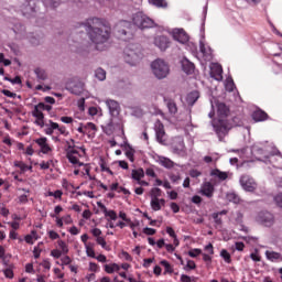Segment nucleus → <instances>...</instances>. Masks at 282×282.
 I'll list each match as a JSON object with an SVG mask.
<instances>
[{
    "label": "nucleus",
    "instance_id": "f257e3e1",
    "mask_svg": "<svg viewBox=\"0 0 282 282\" xmlns=\"http://www.w3.org/2000/svg\"><path fill=\"white\" fill-rule=\"evenodd\" d=\"M82 25L85 28L89 41L96 45V50H105V45L111 39V29L107 26V21L100 18L87 19Z\"/></svg>",
    "mask_w": 282,
    "mask_h": 282
},
{
    "label": "nucleus",
    "instance_id": "f03ea898",
    "mask_svg": "<svg viewBox=\"0 0 282 282\" xmlns=\"http://www.w3.org/2000/svg\"><path fill=\"white\" fill-rule=\"evenodd\" d=\"M212 127L219 140V142H224V138L228 135L230 129H232V124L228 119H213Z\"/></svg>",
    "mask_w": 282,
    "mask_h": 282
},
{
    "label": "nucleus",
    "instance_id": "7ed1b4c3",
    "mask_svg": "<svg viewBox=\"0 0 282 282\" xmlns=\"http://www.w3.org/2000/svg\"><path fill=\"white\" fill-rule=\"evenodd\" d=\"M132 23L139 28V30H150L151 28H158L155 21L141 11L132 15Z\"/></svg>",
    "mask_w": 282,
    "mask_h": 282
},
{
    "label": "nucleus",
    "instance_id": "20e7f679",
    "mask_svg": "<svg viewBox=\"0 0 282 282\" xmlns=\"http://www.w3.org/2000/svg\"><path fill=\"white\" fill-rule=\"evenodd\" d=\"M152 73L159 80H162L169 76L171 68L164 59H155L151 63Z\"/></svg>",
    "mask_w": 282,
    "mask_h": 282
},
{
    "label": "nucleus",
    "instance_id": "39448f33",
    "mask_svg": "<svg viewBox=\"0 0 282 282\" xmlns=\"http://www.w3.org/2000/svg\"><path fill=\"white\" fill-rule=\"evenodd\" d=\"M12 31L14 32L15 39L18 41H23V39H28L31 45H40L41 43V40L32 35V33L30 34L25 33V26L21 22H17L13 25Z\"/></svg>",
    "mask_w": 282,
    "mask_h": 282
},
{
    "label": "nucleus",
    "instance_id": "423d86ee",
    "mask_svg": "<svg viewBox=\"0 0 282 282\" xmlns=\"http://www.w3.org/2000/svg\"><path fill=\"white\" fill-rule=\"evenodd\" d=\"M131 22L127 20L120 21L116 25V36L120 39V41H131L133 39V31L131 30Z\"/></svg>",
    "mask_w": 282,
    "mask_h": 282
},
{
    "label": "nucleus",
    "instance_id": "0eeeda50",
    "mask_svg": "<svg viewBox=\"0 0 282 282\" xmlns=\"http://www.w3.org/2000/svg\"><path fill=\"white\" fill-rule=\"evenodd\" d=\"M251 153L253 155H260V156H258L259 162H265V164H268V162H270V155H272V156L281 155V151L273 149L271 152H269L268 148H262L259 144L252 145Z\"/></svg>",
    "mask_w": 282,
    "mask_h": 282
},
{
    "label": "nucleus",
    "instance_id": "6e6552de",
    "mask_svg": "<svg viewBox=\"0 0 282 282\" xmlns=\"http://www.w3.org/2000/svg\"><path fill=\"white\" fill-rule=\"evenodd\" d=\"M257 224H260V226H264V228H272L274 226V214L268 212V210H261L256 216Z\"/></svg>",
    "mask_w": 282,
    "mask_h": 282
},
{
    "label": "nucleus",
    "instance_id": "1a4fd4ad",
    "mask_svg": "<svg viewBox=\"0 0 282 282\" xmlns=\"http://www.w3.org/2000/svg\"><path fill=\"white\" fill-rule=\"evenodd\" d=\"M240 186L247 193H254L257 191V181L248 174H243L239 178Z\"/></svg>",
    "mask_w": 282,
    "mask_h": 282
},
{
    "label": "nucleus",
    "instance_id": "9d476101",
    "mask_svg": "<svg viewBox=\"0 0 282 282\" xmlns=\"http://www.w3.org/2000/svg\"><path fill=\"white\" fill-rule=\"evenodd\" d=\"M23 17L26 19H32L36 17V0H25L24 3L20 7Z\"/></svg>",
    "mask_w": 282,
    "mask_h": 282
},
{
    "label": "nucleus",
    "instance_id": "9b49d317",
    "mask_svg": "<svg viewBox=\"0 0 282 282\" xmlns=\"http://www.w3.org/2000/svg\"><path fill=\"white\" fill-rule=\"evenodd\" d=\"M142 61V53L135 52L131 48L124 50V62L132 67Z\"/></svg>",
    "mask_w": 282,
    "mask_h": 282
},
{
    "label": "nucleus",
    "instance_id": "f8f14e48",
    "mask_svg": "<svg viewBox=\"0 0 282 282\" xmlns=\"http://www.w3.org/2000/svg\"><path fill=\"white\" fill-rule=\"evenodd\" d=\"M32 116L35 119L34 124L43 129V127H50V124L45 123V115L43 113V110L39 107V105H35L32 110Z\"/></svg>",
    "mask_w": 282,
    "mask_h": 282
},
{
    "label": "nucleus",
    "instance_id": "ddd939ff",
    "mask_svg": "<svg viewBox=\"0 0 282 282\" xmlns=\"http://www.w3.org/2000/svg\"><path fill=\"white\" fill-rule=\"evenodd\" d=\"M154 45L159 47L161 52H166L171 47V40L166 35H158L154 37Z\"/></svg>",
    "mask_w": 282,
    "mask_h": 282
},
{
    "label": "nucleus",
    "instance_id": "4468645a",
    "mask_svg": "<svg viewBox=\"0 0 282 282\" xmlns=\"http://www.w3.org/2000/svg\"><path fill=\"white\" fill-rule=\"evenodd\" d=\"M172 36L174 41H177V43H181L182 45H185V43H188V33L184 31V29H174L172 31Z\"/></svg>",
    "mask_w": 282,
    "mask_h": 282
},
{
    "label": "nucleus",
    "instance_id": "2eb2a0df",
    "mask_svg": "<svg viewBox=\"0 0 282 282\" xmlns=\"http://www.w3.org/2000/svg\"><path fill=\"white\" fill-rule=\"evenodd\" d=\"M199 193L207 199H213L215 195V185L210 182H204L200 186Z\"/></svg>",
    "mask_w": 282,
    "mask_h": 282
},
{
    "label": "nucleus",
    "instance_id": "dca6fc26",
    "mask_svg": "<svg viewBox=\"0 0 282 282\" xmlns=\"http://www.w3.org/2000/svg\"><path fill=\"white\" fill-rule=\"evenodd\" d=\"M106 106L109 110L111 118L120 116V104L113 99H106Z\"/></svg>",
    "mask_w": 282,
    "mask_h": 282
},
{
    "label": "nucleus",
    "instance_id": "f3484780",
    "mask_svg": "<svg viewBox=\"0 0 282 282\" xmlns=\"http://www.w3.org/2000/svg\"><path fill=\"white\" fill-rule=\"evenodd\" d=\"M34 142L35 144H37V147H40V153H43L44 155H47V153H52V147H50V143H47L46 137L35 139Z\"/></svg>",
    "mask_w": 282,
    "mask_h": 282
},
{
    "label": "nucleus",
    "instance_id": "a211bd4d",
    "mask_svg": "<svg viewBox=\"0 0 282 282\" xmlns=\"http://www.w3.org/2000/svg\"><path fill=\"white\" fill-rule=\"evenodd\" d=\"M154 131H155L156 142H159L160 144H164V135H166V132L164 131V123L158 120L154 126Z\"/></svg>",
    "mask_w": 282,
    "mask_h": 282
},
{
    "label": "nucleus",
    "instance_id": "6ab92c4d",
    "mask_svg": "<svg viewBox=\"0 0 282 282\" xmlns=\"http://www.w3.org/2000/svg\"><path fill=\"white\" fill-rule=\"evenodd\" d=\"M216 107L218 120H226L230 115V108L225 102H217Z\"/></svg>",
    "mask_w": 282,
    "mask_h": 282
},
{
    "label": "nucleus",
    "instance_id": "aec40b11",
    "mask_svg": "<svg viewBox=\"0 0 282 282\" xmlns=\"http://www.w3.org/2000/svg\"><path fill=\"white\" fill-rule=\"evenodd\" d=\"M251 118L254 122H265V120H270L268 112L263 111L262 109L254 110Z\"/></svg>",
    "mask_w": 282,
    "mask_h": 282
},
{
    "label": "nucleus",
    "instance_id": "412c9836",
    "mask_svg": "<svg viewBox=\"0 0 282 282\" xmlns=\"http://www.w3.org/2000/svg\"><path fill=\"white\" fill-rule=\"evenodd\" d=\"M181 67L182 70L187 75L195 74V64H193V62H189V59L186 57L181 61Z\"/></svg>",
    "mask_w": 282,
    "mask_h": 282
},
{
    "label": "nucleus",
    "instance_id": "4be33fe9",
    "mask_svg": "<svg viewBox=\"0 0 282 282\" xmlns=\"http://www.w3.org/2000/svg\"><path fill=\"white\" fill-rule=\"evenodd\" d=\"M173 153L180 155L185 149L184 139L182 137H176L172 144Z\"/></svg>",
    "mask_w": 282,
    "mask_h": 282
},
{
    "label": "nucleus",
    "instance_id": "5701e85b",
    "mask_svg": "<svg viewBox=\"0 0 282 282\" xmlns=\"http://www.w3.org/2000/svg\"><path fill=\"white\" fill-rule=\"evenodd\" d=\"M67 89L70 94H74V96H80V94L85 91V84L83 82H77L72 86H68Z\"/></svg>",
    "mask_w": 282,
    "mask_h": 282
},
{
    "label": "nucleus",
    "instance_id": "b1692460",
    "mask_svg": "<svg viewBox=\"0 0 282 282\" xmlns=\"http://www.w3.org/2000/svg\"><path fill=\"white\" fill-rule=\"evenodd\" d=\"M121 147H124L126 149V158H128V160H130L131 162H135V150L133 149V147H131V144H129V142L127 141L121 144Z\"/></svg>",
    "mask_w": 282,
    "mask_h": 282
},
{
    "label": "nucleus",
    "instance_id": "393cba45",
    "mask_svg": "<svg viewBox=\"0 0 282 282\" xmlns=\"http://www.w3.org/2000/svg\"><path fill=\"white\" fill-rule=\"evenodd\" d=\"M163 100H164L171 116H175V113H177V104H175V100H173L171 98H166V97H163Z\"/></svg>",
    "mask_w": 282,
    "mask_h": 282
},
{
    "label": "nucleus",
    "instance_id": "a878e982",
    "mask_svg": "<svg viewBox=\"0 0 282 282\" xmlns=\"http://www.w3.org/2000/svg\"><path fill=\"white\" fill-rule=\"evenodd\" d=\"M210 177H217L220 182H226V180H228V172H221L219 169H214L210 171Z\"/></svg>",
    "mask_w": 282,
    "mask_h": 282
},
{
    "label": "nucleus",
    "instance_id": "bb28decb",
    "mask_svg": "<svg viewBox=\"0 0 282 282\" xmlns=\"http://www.w3.org/2000/svg\"><path fill=\"white\" fill-rule=\"evenodd\" d=\"M197 100H199V91L194 90V91H191L189 94H187L186 102H187L188 107H193V105H195V102H197Z\"/></svg>",
    "mask_w": 282,
    "mask_h": 282
},
{
    "label": "nucleus",
    "instance_id": "cd10ccee",
    "mask_svg": "<svg viewBox=\"0 0 282 282\" xmlns=\"http://www.w3.org/2000/svg\"><path fill=\"white\" fill-rule=\"evenodd\" d=\"M159 164L163 166L164 169H173V166H177L175 162H173L171 159L166 156H160L159 158Z\"/></svg>",
    "mask_w": 282,
    "mask_h": 282
},
{
    "label": "nucleus",
    "instance_id": "c85d7f7f",
    "mask_svg": "<svg viewBox=\"0 0 282 282\" xmlns=\"http://www.w3.org/2000/svg\"><path fill=\"white\" fill-rule=\"evenodd\" d=\"M42 3L47 10H56L61 6V0H42Z\"/></svg>",
    "mask_w": 282,
    "mask_h": 282
},
{
    "label": "nucleus",
    "instance_id": "c756f323",
    "mask_svg": "<svg viewBox=\"0 0 282 282\" xmlns=\"http://www.w3.org/2000/svg\"><path fill=\"white\" fill-rule=\"evenodd\" d=\"M268 261H282V254L276 251H265Z\"/></svg>",
    "mask_w": 282,
    "mask_h": 282
},
{
    "label": "nucleus",
    "instance_id": "7c9ffc66",
    "mask_svg": "<svg viewBox=\"0 0 282 282\" xmlns=\"http://www.w3.org/2000/svg\"><path fill=\"white\" fill-rule=\"evenodd\" d=\"M48 126H44L46 127V129H44V133L46 135H52L54 133V131H56V129H58V123L52 121V120H48Z\"/></svg>",
    "mask_w": 282,
    "mask_h": 282
},
{
    "label": "nucleus",
    "instance_id": "2f4dec72",
    "mask_svg": "<svg viewBox=\"0 0 282 282\" xmlns=\"http://www.w3.org/2000/svg\"><path fill=\"white\" fill-rule=\"evenodd\" d=\"M131 177L135 182H140V180L144 177V169L140 167L138 170H132Z\"/></svg>",
    "mask_w": 282,
    "mask_h": 282
},
{
    "label": "nucleus",
    "instance_id": "473e14b6",
    "mask_svg": "<svg viewBox=\"0 0 282 282\" xmlns=\"http://www.w3.org/2000/svg\"><path fill=\"white\" fill-rule=\"evenodd\" d=\"M13 165L21 170L22 173H25L26 171H32V165L25 164L23 161H14Z\"/></svg>",
    "mask_w": 282,
    "mask_h": 282
},
{
    "label": "nucleus",
    "instance_id": "72a5a7b5",
    "mask_svg": "<svg viewBox=\"0 0 282 282\" xmlns=\"http://www.w3.org/2000/svg\"><path fill=\"white\" fill-rule=\"evenodd\" d=\"M104 268L107 274H113V272H120V265H118V263L105 264Z\"/></svg>",
    "mask_w": 282,
    "mask_h": 282
},
{
    "label": "nucleus",
    "instance_id": "f704fd0d",
    "mask_svg": "<svg viewBox=\"0 0 282 282\" xmlns=\"http://www.w3.org/2000/svg\"><path fill=\"white\" fill-rule=\"evenodd\" d=\"M151 6H154V8H169V3L166 0H148Z\"/></svg>",
    "mask_w": 282,
    "mask_h": 282
},
{
    "label": "nucleus",
    "instance_id": "c9c22d12",
    "mask_svg": "<svg viewBox=\"0 0 282 282\" xmlns=\"http://www.w3.org/2000/svg\"><path fill=\"white\" fill-rule=\"evenodd\" d=\"M34 74L36 75V78L39 80H47V73L45 72V69L37 67L35 68Z\"/></svg>",
    "mask_w": 282,
    "mask_h": 282
},
{
    "label": "nucleus",
    "instance_id": "e433bc0d",
    "mask_svg": "<svg viewBox=\"0 0 282 282\" xmlns=\"http://www.w3.org/2000/svg\"><path fill=\"white\" fill-rule=\"evenodd\" d=\"M95 77L98 79V80H106L107 79V72L102 68H97L95 70Z\"/></svg>",
    "mask_w": 282,
    "mask_h": 282
},
{
    "label": "nucleus",
    "instance_id": "4c0bfd02",
    "mask_svg": "<svg viewBox=\"0 0 282 282\" xmlns=\"http://www.w3.org/2000/svg\"><path fill=\"white\" fill-rule=\"evenodd\" d=\"M220 257L224 259L225 263H232V257L230 256V252L226 249H221Z\"/></svg>",
    "mask_w": 282,
    "mask_h": 282
},
{
    "label": "nucleus",
    "instance_id": "58836bf2",
    "mask_svg": "<svg viewBox=\"0 0 282 282\" xmlns=\"http://www.w3.org/2000/svg\"><path fill=\"white\" fill-rule=\"evenodd\" d=\"M150 206L152 210H162V205L160 204V198H151Z\"/></svg>",
    "mask_w": 282,
    "mask_h": 282
},
{
    "label": "nucleus",
    "instance_id": "ea45409f",
    "mask_svg": "<svg viewBox=\"0 0 282 282\" xmlns=\"http://www.w3.org/2000/svg\"><path fill=\"white\" fill-rule=\"evenodd\" d=\"M161 265L164 268V274H173V267H171V263L167 260H162Z\"/></svg>",
    "mask_w": 282,
    "mask_h": 282
},
{
    "label": "nucleus",
    "instance_id": "a19ab883",
    "mask_svg": "<svg viewBox=\"0 0 282 282\" xmlns=\"http://www.w3.org/2000/svg\"><path fill=\"white\" fill-rule=\"evenodd\" d=\"M212 218L214 219V224H215L216 228H221V225L224 224L221 216L217 213H213Z\"/></svg>",
    "mask_w": 282,
    "mask_h": 282
},
{
    "label": "nucleus",
    "instance_id": "79ce46f5",
    "mask_svg": "<svg viewBox=\"0 0 282 282\" xmlns=\"http://www.w3.org/2000/svg\"><path fill=\"white\" fill-rule=\"evenodd\" d=\"M66 158L70 164H77L78 166H85V163L80 162L76 155L66 154Z\"/></svg>",
    "mask_w": 282,
    "mask_h": 282
},
{
    "label": "nucleus",
    "instance_id": "37998d69",
    "mask_svg": "<svg viewBox=\"0 0 282 282\" xmlns=\"http://www.w3.org/2000/svg\"><path fill=\"white\" fill-rule=\"evenodd\" d=\"M151 199H159L162 197V189L159 187H153L150 192Z\"/></svg>",
    "mask_w": 282,
    "mask_h": 282
},
{
    "label": "nucleus",
    "instance_id": "c03bdc74",
    "mask_svg": "<svg viewBox=\"0 0 282 282\" xmlns=\"http://www.w3.org/2000/svg\"><path fill=\"white\" fill-rule=\"evenodd\" d=\"M102 131L106 135H111V133H113V121L110 120L105 127H102Z\"/></svg>",
    "mask_w": 282,
    "mask_h": 282
},
{
    "label": "nucleus",
    "instance_id": "a18cd8bd",
    "mask_svg": "<svg viewBox=\"0 0 282 282\" xmlns=\"http://www.w3.org/2000/svg\"><path fill=\"white\" fill-rule=\"evenodd\" d=\"M0 94H3V96H7V98H19L21 100V96L17 95L15 93L10 91L9 89H1Z\"/></svg>",
    "mask_w": 282,
    "mask_h": 282
},
{
    "label": "nucleus",
    "instance_id": "49530a36",
    "mask_svg": "<svg viewBox=\"0 0 282 282\" xmlns=\"http://www.w3.org/2000/svg\"><path fill=\"white\" fill-rule=\"evenodd\" d=\"M105 217H109L108 221H116V219H118V214L113 209H110V210L108 209L105 213Z\"/></svg>",
    "mask_w": 282,
    "mask_h": 282
},
{
    "label": "nucleus",
    "instance_id": "de8ad7c7",
    "mask_svg": "<svg viewBox=\"0 0 282 282\" xmlns=\"http://www.w3.org/2000/svg\"><path fill=\"white\" fill-rule=\"evenodd\" d=\"M57 246L58 248H61L62 254H67V252H69V247L67 246V242H65L64 240H58Z\"/></svg>",
    "mask_w": 282,
    "mask_h": 282
},
{
    "label": "nucleus",
    "instance_id": "09e8293b",
    "mask_svg": "<svg viewBox=\"0 0 282 282\" xmlns=\"http://www.w3.org/2000/svg\"><path fill=\"white\" fill-rule=\"evenodd\" d=\"M227 199L228 202H232V204H239V202H241V198H239V195L235 193H228Z\"/></svg>",
    "mask_w": 282,
    "mask_h": 282
},
{
    "label": "nucleus",
    "instance_id": "8fccbe9b",
    "mask_svg": "<svg viewBox=\"0 0 282 282\" xmlns=\"http://www.w3.org/2000/svg\"><path fill=\"white\" fill-rule=\"evenodd\" d=\"M212 74H215L216 76H219L221 78V75L224 74V68L219 64H215L212 68Z\"/></svg>",
    "mask_w": 282,
    "mask_h": 282
},
{
    "label": "nucleus",
    "instance_id": "3c124183",
    "mask_svg": "<svg viewBox=\"0 0 282 282\" xmlns=\"http://www.w3.org/2000/svg\"><path fill=\"white\" fill-rule=\"evenodd\" d=\"M237 86H235V80L232 78H229L226 80L225 88L226 91H235Z\"/></svg>",
    "mask_w": 282,
    "mask_h": 282
},
{
    "label": "nucleus",
    "instance_id": "603ef678",
    "mask_svg": "<svg viewBox=\"0 0 282 282\" xmlns=\"http://www.w3.org/2000/svg\"><path fill=\"white\" fill-rule=\"evenodd\" d=\"M85 248L87 257H90V259H96V251L94 250V247L86 245Z\"/></svg>",
    "mask_w": 282,
    "mask_h": 282
},
{
    "label": "nucleus",
    "instance_id": "864d4df0",
    "mask_svg": "<svg viewBox=\"0 0 282 282\" xmlns=\"http://www.w3.org/2000/svg\"><path fill=\"white\" fill-rule=\"evenodd\" d=\"M199 254H202V249L196 248L188 251V257H191L192 259H197Z\"/></svg>",
    "mask_w": 282,
    "mask_h": 282
},
{
    "label": "nucleus",
    "instance_id": "5fc2aeb1",
    "mask_svg": "<svg viewBox=\"0 0 282 282\" xmlns=\"http://www.w3.org/2000/svg\"><path fill=\"white\" fill-rule=\"evenodd\" d=\"M0 63H2L4 67H10V65H12V61L6 58L3 53H0Z\"/></svg>",
    "mask_w": 282,
    "mask_h": 282
},
{
    "label": "nucleus",
    "instance_id": "6e6d98bb",
    "mask_svg": "<svg viewBox=\"0 0 282 282\" xmlns=\"http://www.w3.org/2000/svg\"><path fill=\"white\" fill-rule=\"evenodd\" d=\"M197 264L193 260H187V264L184 267V270H196Z\"/></svg>",
    "mask_w": 282,
    "mask_h": 282
},
{
    "label": "nucleus",
    "instance_id": "4d7b16f0",
    "mask_svg": "<svg viewBox=\"0 0 282 282\" xmlns=\"http://www.w3.org/2000/svg\"><path fill=\"white\" fill-rule=\"evenodd\" d=\"M3 274L6 279H14V271H12V268L4 269Z\"/></svg>",
    "mask_w": 282,
    "mask_h": 282
},
{
    "label": "nucleus",
    "instance_id": "13d9d810",
    "mask_svg": "<svg viewBox=\"0 0 282 282\" xmlns=\"http://www.w3.org/2000/svg\"><path fill=\"white\" fill-rule=\"evenodd\" d=\"M250 259H252L256 263L261 261V256H259V251L256 249L254 252L250 253Z\"/></svg>",
    "mask_w": 282,
    "mask_h": 282
},
{
    "label": "nucleus",
    "instance_id": "bf43d9fd",
    "mask_svg": "<svg viewBox=\"0 0 282 282\" xmlns=\"http://www.w3.org/2000/svg\"><path fill=\"white\" fill-rule=\"evenodd\" d=\"M191 202H192V204H196V206H199L202 204V202H204V199L199 195H194L191 198Z\"/></svg>",
    "mask_w": 282,
    "mask_h": 282
},
{
    "label": "nucleus",
    "instance_id": "052dcab7",
    "mask_svg": "<svg viewBox=\"0 0 282 282\" xmlns=\"http://www.w3.org/2000/svg\"><path fill=\"white\" fill-rule=\"evenodd\" d=\"M39 108L42 109V111H52V105H47L45 102H39Z\"/></svg>",
    "mask_w": 282,
    "mask_h": 282
},
{
    "label": "nucleus",
    "instance_id": "680f3d73",
    "mask_svg": "<svg viewBox=\"0 0 282 282\" xmlns=\"http://www.w3.org/2000/svg\"><path fill=\"white\" fill-rule=\"evenodd\" d=\"M155 232H158V231L151 227L143 228V235H148L149 237H153V235H155Z\"/></svg>",
    "mask_w": 282,
    "mask_h": 282
},
{
    "label": "nucleus",
    "instance_id": "e2e57ef3",
    "mask_svg": "<svg viewBox=\"0 0 282 282\" xmlns=\"http://www.w3.org/2000/svg\"><path fill=\"white\" fill-rule=\"evenodd\" d=\"M169 177H170V180H171V182H172L173 184H177V182H178L180 180H182V176H180V174H173V173H171V174L169 175Z\"/></svg>",
    "mask_w": 282,
    "mask_h": 282
},
{
    "label": "nucleus",
    "instance_id": "0e129e2a",
    "mask_svg": "<svg viewBox=\"0 0 282 282\" xmlns=\"http://www.w3.org/2000/svg\"><path fill=\"white\" fill-rule=\"evenodd\" d=\"M274 202L279 208H282V193H279L274 196Z\"/></svg>",
    "mask_w": 282,
    "mask_h": 282
},
{
    "label": "nucleus",
    "instance_id": "69168bd1",
    "mask_svg": "<svg viewBox=\"0 0 282 282\" xmlns=\"http://www.w3.org/2000/svg\"><path fill=\"white\" fill-rule=\"evenodd\" d=\"M62 254V251L58 249H53L51 251V257H53L54 259H61Z\"/></svg>",
    "mask_w": 282,
    "mask_h": 282
},
{
    "label": "nucleus",
    "instance_id": "338daca9",
    "mask_svg": "<svg viewBox=\"0 0 282 282\" xmlns=\"http://www.w3.org/2000/svg\"><path fill=\"white\" fill-rule=\"evenodd\" d=\"M100 267L96 262H89V271L90 272H98Z\"/></svg>",
    "mask_w": 282,
    "mask_h": 282
},
{
    "label": "nucleus",
    "instance_id": "774afa93",
    "mask_svg": "<svg viewBox=\"0 0 282 282\" xmlns=\"http://www.w3.org/2000/svg\"><path fill=\"white\" fill-rule=\"evenodd\" d=\"M200 175H202V172H199L198 170H191L189 171V176L193 177V178L200 177Z\"/></svg>",
    "mask_w": 282,
    "mask_h": 282
}]
</instances>
